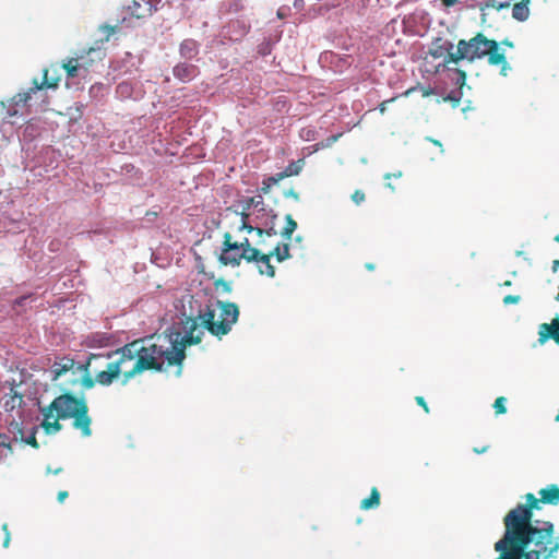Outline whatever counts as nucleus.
Returning a JSON list of instances; mask_svg holds the SVG:
<instances>
[{
  "instance_id": "nucleus-1",
  "label": "nucleus",
  "mask_w": 559,
  "mask_h": 559,
  "mask_svg": "<svg viewBox=\"0 0 559 559\" xmlns=\"http://www.w3.org/2000/svg\"><path fill=\"white\" fill-rule=\"evenodd\" d=\"M239 316L235 304L213 301L200 311L198 319L189 318L183 323V334L169 331L157 336L138 340L115 353V359L96 374V382L103 385L112 383L119 374L128 382L135 374L146 370H167L176 367V376L181 373V364L188 345L198 344L207 329L213 335L227 334Z\"/></svg>"
},
{
  "instance_id": "nucleus-2",
  "label": "nucleus",
  "mask_w": 559,
  "mask_h": 559,
  "mask_svg": "<svg viewBox=\"0 0 559 559\" xmlns=\"http://www.w3.org/2000/svg\"><path fill=\"white\" fill-rule=\"evenodd\" d=\"M534 493L525 495V503H519L503 519L504 534L495 544L496 559H554L559 551V534L550 521L533 520L534 511L542 504H559V486L548 485Z\"/></svg>"
},
{
  "instance_id": "nucleus-3",
  "label": "nucleus",
  "mask_w": 559,
  "mask_h": 559,
  "mask_svg": "<svg viewBox=\"0 0 559 559\" xmlns=\"http://www.w3.org/2000/svg\"><path fill=\"white\" fill-rule=\"evenodd\" d=\"M255 211L241 212L233 209H227L222 215V225L225 229L224 240L226 242L237 241V239L251 238L258 240L263 235V229L259 226H253V215Z\"/></svg>"
},
{
  "instance_id": "nucleus-4",
  "label": "nucleus",
  "mask_w": 559,
  "mask_h": 559,
  "mask_svg": "<svg viewBox=\"0 0 559 559\" xmlns=\"http://www.w3.org/2000/svg\"><path fill=\"white\" fill-rule=\"evenodd\" d=\"M50 405L59 414V417L63 419L73 418L74 427L80 429L84 437L91 436V418L87 415V406L84 397L62 394L56 397Z\"/></svg>"
},
{
  "instance_id": "nucleus-5",
  "label": "nucleus",
  "mask_w": 559,
  "mask_h": 559,
  "mask_svg": "<svg viewBox=\"0 0 559 559\" xmlns=\"http://www.w3.org/2000/svg\"><path fill=\"white\" fill-rule=\"evenodd\" d=\"M259 245L258 240L251 238L237 239V241L226 242L224 240L219 261L225 265L236 266L242 259L251 261L258 257V249L253 246Z\"/></svg>"
},
{
  "instance_id": "nucleus-6",
  "label": "nucleus",
  "mask_w": 559,
  "mask_h": 559,
  "mask_svg": "<svg viewBox=\"0 0 559 559\" xmlns=\"http://www.w3.org/2000/svg\"><path fill=\"white\" fill-rule=\"evenodd\" d=\"M489 53V40L483 35H477L469 41L460 40L455 47L454 56L457 62L461 60L473 61L474 59L480 58Z\"/></svg>"
},
{
  "instance_id": "nucleus-7",
  "label": "nucleus",
  "mask_w": 559,
  "mask_h": 559,
  "mask_svg": "<svg viewBox=\"0 0 559 559\" xmlns=\"http://www.w3.org/2000/svg\"><path fill=\"white\" fill-rule=\"evenodd\" d=\"M86 369L81 365H75L72 359H63L61 362H57L52 366V368L49 371L50 378L56 381L63 374L70 373L71 383L75 384L79 380L76 376L80 373L82 374V384L85 388H92L93 381L85 377Z\"/></svg>"
},
{
  "instance_id": "nucleus-8",
  "label": "nucleus",
  "mask_w": 559,
  "mask_h": 559,
  "mask_svg": "<svg viewBox=\"0 0 559 559\" xmlns=\"http://www.w3.org/2000/svg\"><path fill=\"white\" fill-rule=\"evenodd\" d=\"M253 209L257 210L255 214L253 215V226H259L263 230L270 226L266 233L267 235H271V231H273V219L275 218V215L269 214L264 207L262 197H255L246 200L241 206V212L253 211Z\"/></svg>"
},
{
  "instance_id": "nucleus-9",
  "label": "nucleus",
  "mask_w": 559,
  "mask_h": 559,
  "mask_svg": "<svg viewBox=\"0 0 559 559\" xmlns=\"http://www.w3.org/2000/svg\"><path fill=\"white\" fill-rule=\"evenodd\" d=\"M48 72H45V80L40 85L35 82V87L31 88L28 92L25 93H19L16 96L8 100L7 103H2L3 107L7 108L8 116L13 117L19 114V108L21 106H24L26 102L31 98V93L34 91H38L41 88H53L58 85V79L48 80L47 78Z\"/></svg>"
},
{
  "instance_id": "nucleus-10",
  "label": "nucleus",
  "mask_w": 559,
  "mask_h": 559,
  "mask_svg": "<svg viewBox=\"0 0 559 559\" xmlns=\"http://www.w3.org/2000/svg\"><path fill=\"white\" fill-rule=\"evenodd\" d=\"M455 47L450 41H443L441 44H435V46L430 49V55L438 59H443V67L447 70H451V64H457V59L454 56Z\"/></svg>"
},
{
  "instance_id": "nucleus-11",
  "label": "nucleus",
  "mask_w": 559,
  "mask_h": 559,
  "mask_svg": "<svg viewBox=\"0 0 559 559\" xmlns=\"http://www.w3.org/2000/svg\"><path fill=\"white\" fill-rule=\"evenodd\" d=\"M160 0H132L127 10L136 19H145L153 14Z\"/></svg>"
},
{
  "instance_id": "nucleus-12",
  "label": "nucleus",
  "mask_w": 559,
  "mask_h": 559,
  "mask_svg": "<svg viewBox=\"0 0 559 559\" xmlns=\"http://www.w3.org/2000/svg\"><path fill=\"white\" fill-rule=\"evenodd\" d=\"M41 414H43V421H41L40 426L47 435L56 433L61 429V425L59 424V420L62 418L59 417V414L56 412L55 408H52L51 405L43 408Z\"/></svg>"
},
{
  "instance_id": "nucleus-13",
  "label": "nucleus",
  "mask_w": 559,
  "mask_h": 559,
  "mask_svg": "<svg viewBox=\"0 0 559 559\" xmlns=\"http://www.w3.org/2000/svg\"><path fill=\"white\" fill-rule=\"evenodd\" d=\"M549 338L559 344V319H555L551 324L543 323L539 325L538 342L544 344Z\"/></svg>"
},
{
  "instance_id": "nucleus-14",
  "label": "nucleus",
  "mask_w": 559,
  "mask_h": 559,
  "mask_svg": "<svg viewBox=\"0 0 559 559\" xmlns=\"http://www.w3.org/2000/svg\"><path fill=\"white\" fill-rule=\"evenodd\" d=\"M491 64L501 66L500 74L507 76L508 71L511 70L510 66L507 62V58L504 51L501 49L500 45L491 39Z\"/></svg>"
},
{
  "instance_id": "nucleus-15",
  "label": "nucleus",
  "mask_w": 559,
  "mask_h": 559,
  "mask_svg": "<svg viewBox=\"0 0 559 559\" xmlns=\"http://www.w3.org/2000/svg\"><path fill=\"white\" fill-rule=\"evenodd\" d=\"M22 403L23 397L11 389L10 394L4 396L3 408L8 413L16 412V415L20 417Z\"/></svg>"
},
{
  "instance_id": "nucleus-16",
  "label": "nucleus",
  "mask_w": 559,
  "mask_h": 559,
  "mask_svg": "<svg viewBox=\"0 0 559 559\" xmlns=\"http://www.w3.org/2000/svg\"><path fill=\"white\" fill-rule=\"evenodd\" d=\"M270 254H260L258 251V257L251 259L257 263L260 274L267 275L269 277H273L275 275L274 266L270 263Z\"/></svg>"
},
{
  "instance_id": "nucleus-17",
  "label": "nucleus",
  "mask_w": 559,
  "mask_h": 559,
  "mask_svg": "<svg viewBox=\"0 0 559 559\" xmlns=\"http://www.w3.org/2000/svg\"><path fill=\"white\" fill-rule=\"evenodd\" d=\"M531 0H519V2H515L512 7V17L524 22L530 16V4Z\"/></svg>"
},
{
  "instance_id": "nucleus-18",
  "label": "nucleus",
  "mask_w": 559,
  "mask_h": 559,
  "mask_svg": "<svg viewBox=\"0 0 559 559\" xmlns=\"http://www.w3.org/2000/svg\"><path fill=\"white\" fill-rule=\"evenodd\" d=\"M174 74L181 81H189L195 75V68L188 63H180L174 68Z\"/></svg>"
},
{
  "instance_id": "nucleus-19",
  "label": "nucleus",
  "mask_w": 559,
  "mask_h": 559,
  "mask_svg": "<svg viewBox=\"0 0 559 559\" xmlns=\"http://www.w3.org/2000/svg\"><path fill=\"white\" fill-rule=\"evenodd\" d=\"M63 68L66 69L68 76H76L80 74V71L82 69H85V63L82 62L80 59H70L68 62L63 64Z\"/></svg>"
},
{
  "instance_id": "nucleus-20",
  "label": "nucleus",
  "mask_w": 559,
  "mask_h": 559,
  "mask_svg": "<svg viewBox=\"0 0 559 559\" xmlns=\"http://www.w3.org/2000/svg\"><path fill=\"white\" fill-rule=\"evenodd\" d=\"M198 45L192 39H186L180 45V53L185 58H192L197 55Z\"/></svg>"
},
{
  "instance_id": "nucleus-21",
  "label": "nucleus",
  "mask_w": 559,
  "mask_h": 559,
  "mask_svg": "<svg viewBox=\"0 0 559 559\" xmlns=\"http://www.w3.org/2000/svg\"><path fill=\"white\" fill-rule=\"evenodd\" d=\"M305 165L304 159H298L297 162L290 163L284 170V173L280 174V179H283L285 177L289 176H296L298 175L302 167Z\"/></svg>"
},
{
  "instance_id": "nucleus-22",
  "label": "nucleus",
  "mask_w": 559,
  "mask_h": 559,
  "mask_svg": "<svg viewBox=\"0 0 559 559\" xmlns=\"http://www.w3.org/2000/svg\"><path fill=\"white\" fill-rule=\"evenodd\" d=\"M456 66L457 64H451V70H448L449 71V78L456 85L462 86L465 83V72L459 70L456 68Z\"/></svg>"
},
{
  "instance_id": "nucleus-23",
  "label": "nucleus",
  "mask_w": 559,
  "mask_h": 559,
  "mask_svg": "<svg viewBox=\"0 0 559 559\" xmlns=\"http://www.w3.org/2000/svg\"><path fill=\"white\" fill-rule=\"evenodd\" d=\"M379 502H380V495H379L378 490L376 488H373L370 497L367 499H364L361 501L360 507H361V509L367 510V509L374 508V507L379 506Z\"/></svg>"
},
{
  "instance_id": "nucleus-24",
  "label": "nucleus",
  "mask_w": 559,
  "mask_h": 559,
  "mask_svg": "<svg viewBox=\"0 0 559 559\" xmlns=\"http://www.w3.org/2000/svg\"><path fill=\"white\" fill-rule=\"evenodd\" d=\"M270 255H273L277 259L278 262H282L289 258V246L287 243L277 246Z\"/></svg>"
},
{
  "instance_id": "nucleus-25",
  "label": "nucleus",
  "mask_w": 559,
  "mask_h": 559,
  "mask_svg": "<svg viewBox=\"0 0 559 559\" xmlns=\"http://www.w3.org/2000/svg\"><path fill=\"white\" fill-rule=\"evenodd\" d=\"M286 225L282 230V236L286 239H290L293 233L297 228V223L293 219L292 215H286Z\"/></svg>"
},
{
  "instance_id": "nucleus-26",
  "label": "nucleus",
  "mask_w": 559,
  "mask_h": 559,
  "mask_svg": "<svg viewBox=\"0 0 559 559\" xmlns=\"http://www.w3.org/2000/svg\"><path fill=\"white\" fill-rule=\"evenodd\" d=\"M11 445L8 442L5 436H0V461L7 457L11 453Z\"/></svg>"
},
{
  "instance_id": "nucleus-27",
  "label": "nucleus",
  "mask_w": 559,
  "mask_h": 559,
  "mask_svg": "<svg viewBox=\"0 0 559 559\" xmlns=\"http://www.w3.org/2000/svg\"><path fill=\"white\" fill-rule=\"evenodd\" d=\"M506 404H507V399L503 397V396H499L498 399H496L492 407L495 408V413L496 415H501V414H504L507 412V407H506Z\"/></svg>"
},
{
  "instance_id": "nucleus-28",
  "label": "nucleus",
  "mask_w": 559,
  "mask_h": 559,
  "mask_svg": "<svg viewBox=\"0 0 559 559\" xmlns=\"http://www.w3.org/2000/svg\"><path fill=\"white\" fill-rule=\"evenodd\" d=\"M520 299L521 298L519 295H507L503 298V304L504 305L518 304L520 301Z\"/></svg>"
},
{
  "instance_id": "nucleus-29",
  "label": "nucleus",
  "mask_w": 559,
  "mask_h": 559,
  "mask_svg": "<svg viewBox=\"0 0 559 559\" xmlns=\"http://www.w3.org/2000/svg\"><path fill=\"white\" fill-rule=\"evenodd\" d=\"M117 93L121 96H128L129 95V85L127 83H121L117 87Z\"/></svg>"
},
{
  "instance_id": "nucleus-30",
  "label": "nucleus",
  "mask_w": 559,
  "mask_h": 559,
  "mask_svg": "<svg viewBox=\"0 0 559 559\" xmlns=\"http://www.w3.org/2000/svg\"><path fill=\"white\" fill-rule=\"evenodd\" d=\"M301 138L306 141H311L314 139L313 136V131L310 130V129H307V130H302L301 131Z\"/></svg>"
},
{
  "instance_id": "nucleus-31",
  "label": "nucleus",
  "mask_w": 559,
  "mask_h": 559,
  "mask_svg": "<svg viewBox=\"0 0 559 559\" xmlns=\"http://www.w3.org/2000/svg\"><path fill=\"white\" fill-rule=\"evenodd\" d=\"M102 29H103V32L105 34L106 40H108L109 37L115 33V28L111 27V26H107L106 25V26H103Z\"/></svg>"
},
{
  "instance_id": "nucleus-32",
  "label": "nucleus",
  "mask_w": 559,
  "mask_h": 559,
  "mask_svg": "<svg viewBox=\"0 0 559 559\" xmlns=\"http://www.w3.org/2000/svg\"><path fill=\"white\" fill-rule=\"evenodd\" d=\"M365 199V195L362 192L360 191H356L354 194H353V200L354 202H356L357 204H359L360 202H362Z\"/></svg>"
},
{
  "instance_id": "nucleus-33",
  "label": "nucleus",
  "mask_w": 559,
  "mask_h": 559,
  "mask_svg": "<svg viewBox=\"0 0 559 559\" xmlns=\"http://www.w3.org/2000/svg\"><path fill=\"white\" fill-rule=\"evenodd\" d=\"M2 528H3V531L5 532V537H4L3 546H4V547H8V546H9V544H10V533H9V531H8V525H7V524H4V525L2 526Z\"/></svg>"
},
{
  "instance_id": "nucleus-34",
  "label": "nucleus",
  "mask_w": 559,
  "mask_h": 559,
  "mask_svg": "<svg viewBox=\"0 0 559 559\" xmlns=\"http://www.w3.org/2000/svg\"><path fill=\"white\" fill-rule=\"evenodd\" d=\"M10 426H11L12 431L17 430L19 432H21L20 424L15 420L14 416H12V420L10 421Z\"/></svg>"
},
{
  "instance_id": "nucleus-35",
  "label": "nucleus",
  "mask_w": 559,
  "mask_h": 559,
  "mask_svg": "<svg viewBox=\"0 0 559 559\" xmlns=\"http://www.w3.org/2000/svg\"><path fill=\"white\" fill-rule=\"evenodd\" d=\"M25 443L27 444H31L32 447L34 448H37V441H36V438L34 435L29 436L26 440H25Z\"/></svg>"
},
{
  "instance_id": "nucleus-36",
  "label": "nucleus",
  "mask_w": 559,
  "mask_h": 559,
  "mask_svg": "<svg viewBox=\"0 0 559 559\" xmlns=\"http://www.w3.org/2000/svg\"><path fill=\"white\" fill-rule=\"evenodd\" d=\"M441 1L445 8L453 7L454 4H456L459 2V0H441Z\"/></svg>"
},
{
  "instance_id": "nucleus-37",
  "label": "nucleus",
  "mask_w": 559,
  "mask_h": 559,
  "mask_svg": "<svg viewBox=\"0 0 559 559\" xmlns=\"http://www.w3.org/2000/svg\"><path fill=\"white\" fill-rule=\"evenodd\" d=\"M416 401H417V403H418L419 405H421V406L424 407V409H425L426 412H428V407H427V405H426V403H425L424 397L418 396V397H416Z\"/></svg>"
},
{
  "instance_id": "nucleus-38",
  "label": "nucleus",
  "mask_w": 559,
  "mask_h": 559,
  "mask_svg": "<svg viewBox=\"0 0 559 559\" xmlns=\"http://www.w3.org/2000/svg\"><path fill=\"white\" fill-rule=\"evenodd\" d=\"M68 497V492L67 491H60L58 493V500L59 502H63L66 500V498Z\"/></svg>"
},
{
  "instance_id": "nucleus-39",
  "label": "nucleus",
  "mask_w": 559,
  "mask_h": 559,
  "mask_svg": "<svg viewBox=\"0 0 559 559\" xmlns=\"http://www.w3.org/2000/svg\"><path fill=\"white\" fill-rule=\"evenodd\" d=\"M302 5H304V0H295V2H294L295 8L300 9V8H302Z\"/></svg>"
},
{
  "instance_id": "nucleus-40",
  "label": "nucleus",
  "mask_w": 559,
  "mask_h": 559,
  "mask_svg": "<svg viewBox=\"0 0 559 559\" xmlns=\"http://www.w3.org/2000/svg\"><path fill=\"white\" fill-rule=\"evenodd\" d=\"M559 267V260L554 261V271H557Z\"/></svg>"
},
{
  "instance_id": "nucleus-41",
  "label": "nucleus",
  "mask_w": 559,
  "mask_h": 559,
  "mask_svg": "<svg viewBox=\"0 0 559 559\" xmlns=\"http://www.w3.org/2000/svg\"><path fill=\"white\" fill-rule=\"evenodd\" d=\"M502 44L508 46V47H510V48L513 47V44L511 41H508V40H504Z\"/></svg>"
},
{
  "instance_id": "nucleus-42",
  "label": "nucleus",
  "mask_w": 559,
  "mask_h": 559,
  "mask_svg": "<svg viewBox=\"0 0 559 559\" xmlns=\"http://www.w3.org/2000/svg\"><path fill=\"white\" fill-rule=\"evenodd\" d=\"M45 153H46L47 155H55V152H53L52 150H49V148H48V150H46V151H45Z\"/></svg>"
},
{
  "instance_id": "nucleus-43",
  "label": "nucleus",
  "mask_w": 559,
  "mask_h": 559,
  "mask_svg": "<svg viewBox=\"0 0 559 559\" xmlns=\"http://www.w3.org/2000/svg\"><path fill=\"white\" fill-rule=\"evenodd\" d=\"M475 451H476L477 453H484V452L486 451V448L484 447V448H481L480 450L475 449Z\"/></svg>"
},
{
  "instance_id": "nucleus-44",
  "label": "nucleus",
  "mask_w": 559,
  "mask_h": 559,
  "mask_svg": "<svg viewBox=\"0 0 559 559\" xmlns=\"http://www.w3.org/2000/svg\"><path fill=\"white\" fill-rule=\"evenodd\" d=\"M367 267H368L369 270H372V269H373V266H372L371 264H367Z\"/></svg>"
},
{
  "instance_id": "nucleus-45",
  "label": "nucleus",
  "mask_w": 559,
  "mask_h": 559,
  "mask_svg": "<svg viewBox=\"0 0 559 559\" xmlns=\"http://www.w3.org/2000/svg\"><path fill=\"white\" fill-rule=\"evenodd\" d=\"M93 358H95V355H92V356H91V358H90V360H88V365L91 364V360H92Z\"/></svg>"
},
{
  "instance_id": "nucleus-46",
  "label": "nucleus",
  "mask_w": 559,
  "mask_h": 559,
  "mask_svg": "<svg viewBox=\"0 0 559 559\" xmlns=\"http://www.w3.org/2000/svg\"><path fill=\"white\" fill-rule=\"evenodd\" d=\"M555 240H556L557 242H559V235H557V236L555 237Z\"/></svg>"
},
{
  "instance_id": "nucleus-47",
  "label": "nucleus",
  "mask_w": 559,
  "mask_h": 559,
  "mask_svg": "<svg viewBox=\"0 0 559 559\" xmlns=\"http://www.w3.org/2000/svg\"><path fill=\"white\" fill-rule=\"evenodd\" d=\"M510 284H511V283H510V281H507V282L504 283V285H506V286H509Z\"/></svg>"
},
{
  "instance_id": "nucleus-48",
  "label": "nucleus",
  "mask_w": 559,
  "mask_h": 559,
  "mask_svg": "<svg viewBox=\"0 0 559 559\" xmlns=\"http://www.w3.org/2000/svg\"><path fill=\"white\" fill-rule=\"evenodd\" d=\"M381 112L384 111V106L382 105L381 108H380Z\"/></svg>"
},
{
  "instance_id": "nucleus-49",
  "label": "nucleus",
  "mask_w": 559,
  "mask_h": 559,
  "mask_svg": "<svg viewBox=\"0 0 559 559\" xmlns=\"http://www.w3.org/2000/svg\"><path fill=\"white\" fill-rule=\"evenodd\" d=\"M290 197L297 198L296 193H290Z\"/></svg>"
},
{
  "instance_id": "nucleus-50",
  "label": "nucleus",
  "mask_w": 559,
  "mask_h": 559,
  "mask_svg": "<svg viewBox=\"0 0 559 559\" xmlns=\"http://www.w3.org/2000/svg\"><path fill=\"white\" fill-rule=\"evenodd\" d=\"M290 197L297 198L296 193H290Z\"/></svg>"
},
{
  "instance_id": "nucleus-51",
  "label": "nucleus",
  "mask_w": 559,
  "mask_h": 559,
  "mask_svg": "<svg viewBox=\"0 0 559 559\" xmlns=\"http://www.w3.org/2000/svg\"><path fill=\"white\" fill-rule=\"evenodd\" d=\"M290 197L297 198L296 193H290Z\"/></svg>"
},
{
  "instance_id": "nucleus-52",
  "label": "nucleus",
  "mask_w": 559,
  "mask_h": 559,
  "mask_svg": "<svg viewBox=\"0 0 559 559\" xmlns=\"http://www.w3.org/2000/svg\"><path fill=\"white\" fill-rule=\"evenodd\" d=\"M556 420L559 421V414L557 415Z\"/></svg>"
}]
</instances>
